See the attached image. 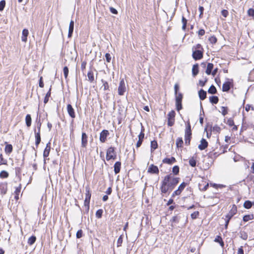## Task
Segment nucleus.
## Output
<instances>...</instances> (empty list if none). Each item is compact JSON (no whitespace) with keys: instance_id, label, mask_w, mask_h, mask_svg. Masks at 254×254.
Returning a JSON list of instances; mask_svg holds the SVG:
<instances>
[{"instance_id":"1","label":"nucleus","mask_w":254,"mask_h":254,"mask_svg":"<svg viewBox=\"0 0 254 254\" xmlns=\"http://www.w3.org/2000/svg\"><path fill=\"white\" fill-rule=\"evenodd\" d=\"M165 182V184H167L170 188V190H172L174 187L179 183V178L175 177L174 175L170 174L166 176L163 180Z\"/></svg>"},{"instance_id":"2","label":"nucleus","mask_w":254,"mask_h":254,"mask_svg":"<svg viewBox=\"0 0 254 254\" xmlns=\"http://www.w3.org/2000/svg\"><path fill=\"white\" fill-rule=\"evenodd\" d=\"M237 212V207L234 205L231 210L229 212V213L226 215L225 218V228H227L229 222L232 217Z\"/></svg>"},{"instance_id":"3","label":"nucleus","mask_w":254,"mask_h":254,"mask_svg":"<svg viewBox=\"0 0 254 254\" xmlns=\"http://www.w3.org/2000/svg\"><path fill=\"white\" fill-rule=\"evenodd\" d=\"M191 135V127L190 122L188 123L187 126L185 130V143L189 145L190 143Z\"/></svg>"},{"instance_id":"4","label":"nucleus","mask_w":254,"mask_h":254,"mask_svg":"<svg viewBox=\"0 0 254 254\" xmlns=\"http://www.w3.org/2000/svg\"><path fill=\"white\" fill-rule=\"evenodd\" d=\"M183 99V94L181 93H177L176 95V109L179 111L182 109V101Z\"/></svg>"},{"instance_id":"5","label":"nucleus","mask_w":254,"mask_h":254,"mask_svg":"<svg viewBox=\"0 0 254 254\" xmlns=\"http://www.w3.org/2000/svg\"><path fill=\"white\" fill-rule=\"evenodd\" d=\"M116 155L114 147H110L107 151L106 159L110 160L111 159H115Z\"/></svg>"},{"instance_id":"6","label":"nucleus","mask_w":254,"mask_h":254,"mask_svg":"<svg viewBox=\"0 0 254 254\" xmlns=\"http://www.w3.org/2000/svg\"><path fill=\"white\" fill-rule=\"evenodd\" d=\"M176 113L172 110L168 114V125L170 127L173 126L175 122V117Z\"/></svg>"},{"instance_id":"7","label":"nucleus","mask_w":254,"mask_h":254,"mask_svg":"<svg viewBox=\"0 0 254 254\" xmlns=\"http://www.w3.org/2000/svg\"><path fill=\"white\" fill-rule=\"evenodd\" d=\"M126 90L125 83L124 79H122L120 82V85L118 87V93L120 95H124Z\"/></svg>"},{"instance_id":"8","label":"nucleus","mask_w":254,"mask_h":254,"mask_svg":"<svg viewBox=\"0 0 254 254\" xmlns=\"http://www.w3.org/2000/svg\"><path fill=\"white\" fill-rule=\"evenodd\" d=\"M192 56L195 60H200L203 57V52L200 50H195L193 52Z\"/></svg>"},{"instance_id":"9","label":"nucleus","mask_w":254,"mask_h":254,"mask_svg":"<svg viewBox=\"0 0 254 254\" xmlns=\"http://www.w3.org/2000/svg\"><path fill=\"white\" fill-rule=\"evenodd\" d=\"M147 172L150 174H158L159 171L157 166L151 164L149 166Z\"/></svg>"},{"instance_id":"10","label":"nucleus","mask_w":254,"mask_h":254,"mask_svg":"<svg viewBox=\"0 0 254 254\" xmlns=\"http://www.w3.org/2000/svg\"><path fill=\"white\" fill-rule=\"evenodd\" d=\"M144 130V128L142 127V130L141 132L138 135V140L136 143V146L137 147H139L141 146L142 142L143 141V139L144 137V133H143V131Z\"/></svg>"},{"instance_id":"11","label":"nucleus","mask_w":254,"mask_h":254,"mask_svg":"<svg viewBox=\"0 0 254 254\" xmlns=\"http://www.w3.org/2000/svg\"><path fill=\"white\" fill-rule=\"evenodd\" d=\"M109 134V132L107 130H103L100 135V140L102 142H105L107 135Z\"/></svg>"},{"instance_id":"12","label":"nucleus","mask_w":254,"mask_h":254,"mask_svg":"<svg viewBox=\"0 0 254 254\" xmlns=\"http://www.w3.org/2000/svg\"><path fill=\"white\" fill-rule=\"evenodd\" d=\"M67 111L70 117L72 118H74L75 117L74 110L70 104L67 105Z\"/></svg>"},{"instance_id":"13","label":"nucleus","mask_w":254,"mask_h":254,"mask_svg":"<svg viewBox=\"0 0 254 254\" xmlns=\"http://www.w3.org/2000/svg\"><path fill=\"white\" fill-rule=\"evenodd\" d=\"M161 191L162 193H165L169 190H170V188L167 184H165V182L163 181L162 182V185L161 187Z\"/></svg>"},{"instance_id":"14","label":"nucleus","mask_w":254,"mask_h":254,"mask_svg":"<svg viewBox=\"0 0 254 254\" xmlns=\"http://www.w3.org/2000/svg\"><path fill=\"white\" fill-rule=\"evenodd\" d=\"M7 190V183H1L0 184V191L2 195H4L6 193Z\"/></svg>"},{"instance_id":"15","label":"nucleus","mask_w":254,"mask_h":254,"mask_svg":"<svg viewBox=\"0 0 254 254\" xmlns=\"http://www.w3.org/2000/svg\"><path fill=\"white\" fill-rule=\"evenodd\" d=\"M207 146H208L207 142L206 141V140L205 139L202 138L201 140L200 144L198 145V148L200 150H202L203 149H205L207 147Z\"/></svg>"},{"instance_id":"16","label":"nucleus","mask_w":254,"mask_h":254,"mask_svg":"<svg viewBox=\"0 0 254 254\" xmlns=\"http://www.w3.org/2000/svg\"><path fill=\"white\" fill-rule=\"evenodd\" d=\"M87 144V135L85 132L82 133L81 145L83 147H85Z\"/></svg>"},{"instance_id":"17","label":"nucleus","mask_w":254,"mask_h":254,"mask_svg":"<svg viewBox=\"0 0 254 254\" xmlns=\"http://www.w3.org/2000/svg\"><path fill=\"white\" fill-rule=\"evenodd\" d=\"M50 142H49L47 144L46 147L44 150V153H43V156L44 157H47L49 156L51 147H50Z\"/></svg>"},{"instance_id":"18","label":"nucleus","mask_w":254,"mask_h":254,"mask_svg":"<svg viewBox=\"0 0 254 254\" xmlns=\"http://www.w3.org/2000/svg\"><path fill=\"white\" fill-rule=\"evenodd\" d=\"M29 34L28 30L26 29H24L22 31V36L21 39L23 42H26L27 41V37Z\"/></svg>"},{"instance_id":"19","label":"nucleus","mask_w":254,"mask_h":254,"mask_svg":"<svg viewBox=\"0 0 254 254\" xmlns=\"http://www.w3.org/2000/svg\"><path fill=\"white\" fill-rule=\"evenodd\" d=\"M231 82L227 81L225 82L222 86V91L224 92H227L230 89Z\"/></svg>"},{"instance_id":"20","label":"nucleus","mask_w":254,"mask_h":254,"mask_svg":"<svg viewBox=\"0 0 254 254\" xmlns=\"http://www.w3.org/2000/svg\"><path fill=\"white\" fill-rule=\"evenodd\" d=\"M74 28V21L73 20H71L69 23V29H68V37H70L73 33Z\"/></svg>"},{"instance_id":"21","label":"nucleus","mask_w":254,"mask_h":254,"mask_svg":"<svg viewBox=\"0 0 254 254\" xmlns=\"http://www.w3.org/2000/svg\"><path fill=\"white\" fill-rule=\"evenodd\" d=\"M121 166V163L120 162L118 161V162H117L115 163V164H114V172H115V174H117L120 172Z\"/></svg>"},{"instance_id":"22","label":"nucleus","mask_w":254,"mask_h":254,"mask_svg":"<svg viewBox=\"0 0 254 254\" xmlns=\"http://www.w3.org/2000/svg\"><path fill=\"white\" fill-rule=\"evenodd\" d=\"M176 162V159L174 157H172L171 158H166L163 160L164 163H167L168 164H172Z\"/></svg>"},{"instance_id":"23","label":"nucleus","mask_w":254,"mask_h":254,"mask_svg":"<svg viewBox=\"0 0 254 254\" xmlns=\"http://www.w3.org/2000/svg\"><path fill=\"white\" fill-rule=\"evenodd\" d=\"M13 147L11 144H7L4 148V151L6 154H9L12 151Z\"/></svg>"},{"instance_id":"24","label":"nucleus","mask_w":254,"mask_h":254,"mask_svg":"<svg viewBox=\"0 0 254 254\" xmlns=\"http://www.w3.org/2000/svg\"><path fill=\"white\" fill-rule=\"evenodd\" d=\"M213 68V64L211 63H208L207 66L206 73L208 75H210L212 72V70Z\"/></svg>"},{"instance_id":"25","label":"nucleus","mask_w":254,"mask_h":254,"mask_svg":"<svg viewBox=\"0 0 254 254\" xmlns=\"http://www.w3.org/2000/svg\"><path fill=\"white\" fill-rule=\"evenodd\" d=\"M198 95L200 99L203 100L205 99L206 97V92L204 91L203 89H201L198 92Z\"/></svg>"},{"instance_id":"26","label":"nucleus","mask_w":254,"mask_h":254,"mask_svg":"<svg viewBox=\"0 0 254 254\" xmlns=\"http://www.w3.org/2000/svg\"><path fill=\"white\" fill-rule=\"evenodd\" d=\"M192 75L195 76L198 73V64H194L192 68Z\"/></svg>"},{"instance_id":"27","label":"nucleus","mask_w":254,"mask_h":254,"mask_svg":"<svg viewBox=\"0 0 254 254\" xmlns=\"http://www.w3.org/2000/svg\"><path fill=\"white\" fill-rule=\"evenodd\" d=\"M36 142L35 144L37 146H38L41 141L40 133L39 132H36V130H35Z\"/></svg>"},{"instance_id":"28","label":"nucleus","mask_w":254,"mask_h":254,"mask_svg":"<svg viewBox=\"0 0 254 254\" xmlns=\"http://www.w3.org/2000/svg\"><path fill=\"white\" fill-rule=\"evenodd\" d=\"M87 76L88 80L90 81L91 82H92L94 81V76L92 71L90 70L88 72Z\"/></svg>"},{"instance_id":"29","label":"nucleus","mask_w":254,"mask_h":254,"mask_svg":"<svg viewBox=\"0 0 254 254\" xmlns=\"http://www.w3.org/2000/svg\"><path fill=\"white\" fill-rule=\"evenodd\" d=\"M254 218L253 214L246 215L243 217V221L247 222L250 220L253 219Z\"/></svg>"},{"instance_id":"30","label":"nucleus","mask_w":254,"mask_h":254,"mask_svg":"<svg viewBox=\"0 0 254 254\" xmlns=\"http://www.w3.org/2000/svg\"><path fill=\"white\" fill-rule=\"evenodd\" d=\"M26 124L27 127H30L31 125V117L29 114L27 115L25 118Z\"/></svg>"},{"instance_id":"31","label":"nucleus","mask_w":254,"mask_h":254,"mask_svg":"<svg viewBox=\"0 0 254 254\" xmlns=\"http://www.w3.org/2000/svg\"><path fill=\"white\" fill-rule=\"evenodd\" d=\"M21 185H19V187H17L16 190H15V198L16 199V200H18L19 199V194L20 192V190H21Z\"/></svg>"},{"instance_id":"32","label":"nucleus","mask_w":254,"mask_h":254,"mask_svg":"<svg viewBox=\"0 0 254 254\" xmlns=\"http://www.w3.org/2000/svg\"><path fill=\"white\" fill-rule=\"evenodd\" d=\"M210 102L212 104H217L218 102V98L217 96H211L209 98Z\"/></svg>"},{"instance_id":"33","label":"nucleus","mask_w":254,"mask_h":254,"mask_svg":"<svg viewBox=\"0 0 254 254\" xmlns=\"http://www.w3.org/2000/svg\"><path fill=\"white\" fill-rule=\"evenodd\" d=\"M36 238L34 236L30 237L28 240V243L29 245H33L36 241Z\"/></svg>"},{"instance_id":"34","label":"nucleus","mask_w":254,"mask_h":254,"mask_svg":"<svg viewBox=\"0 0 254 254\" xmlns=\"http://www.w3.org/2000/svg\"><path fill=\"white\" fill-rule=\"evenodd\" d=\"M252 206V202L251 201L247 200L244 203V207L247 209H250Z\"/></svg>"},{"instance_id":"35","label":"nucleus","mask_w":254,"mask_h":254,"mask_svg":"<svg viewBox=\"0 0 254 254\" xmlns=\"http://www.w3.org/2000/svg\"><path fill=\"white\" fill-rule=\"evenodd\" d=\"M217 92V90L214 85H211L208 90V92L210 94H215Z\"/></svg>"},{"instance_id":"36","label":"nucleus","mask_w":254,"mask_h":254,"mask_svg":"<svg viewBox=\"0 0 254 254\" xmlns=\"http://www.w3.org/2000/svg\"><path fill=\"white\" fill-rule=\"evenodd\" d=\"M183 144V140L182 138H178L176 140V145L178 148L181 147Z\"/></svg>"},{"instance_id":"37","label":"nucleus","mask_w":254,"mask_h":254,"mask_svg":"<svg viewBox=\"0 0 254 254\" xmlns=\"http://www.w3.org/2000/svg\"><path fill=\"white\" fill-rule=\"evenodd\" d=\"M91 194L90 193V190L89 188H86V194H85V199L87 200H90Z\"/></svg>"},{"instance_id":"38","label":"nucleus","mask_w":254,"mask_h":254,"mask_svg":"<svg viewBox=\"0 0 254 254\" xmlns=\"http://www.w3.org/2000/svg\"><path fill=\"white\" fill-rule=\"evenodd\" d=\"M9 176L8 172L5 171H2L0 173V177L1 178H7Z\"/></svg>"},{"instance_id":"39","label":"nucleus","mask_w":254,"mask_h":254,"mask_svg":"<svg viewBox=\"0 0 254 254\" xmlns=\"http://www.w3.org/2000/svg\"><path fill=\"white\" fill-rule=\"evenodd\" d=\"M7 165V160L3 158L2 154H0V165Z\"/></svg>"},{"instance_id":"40","label":"nucleus","mask_w":254,"mask_h":254,"mask_svg":"<svg viewBox=\"0 0 254 254\" xmlns=\"http://www.w3.org/2000/svg\"><path fill=\"white\" fill-rule=\"evenodd\" d=\"M182 22L183 23L182 29L183 30H185L186 29L187 20L184 16L182 17Z\"/></svg>"},{"instance_id":"41","label":"nucleus","mask_w":254,"mask_h":254,"mask_svg":"<svg viewBox=\"0 0 254 254\" xmlns=\"http://www.w3.org/2000/svg\"><path fill=\"white\" fill-rule=\"evenodd\" d=\"M50 96H51V88H50L49 91L46 94V96L44 98V102L45 104L47 103L48 102L49 98Z\"/></svg>"},{"instance_id":"42","label":"nucleus","mask_w":254,"mask_h":254,"mask_svg":"<svg viewBox=\"0 0 254 254\" xmlns=\"http://www.w3.org/2000/svg\"><path fill=\"white\" fill-rule=\"evenodd\" d=\"M189 164L192 167L196 166V161L194 157H191L189 160Z\"/></svg>"},{"instance_id":"43","label":"nucleus","mask_w":254,"mask_h":254,"mask_svg":"<svg viewBox=\"0 0 254 254\" xmlns=\"http://www.w3.org/2000/svg\"><path fill=\"white\" fill-rule=\"evenodd\" d=\"M158 144L157 141L155 140L152 141L151 142V147L152 149H156L157 148Z\"/></svg>"},{"instance_id":"44","label":"nucleus","mask_w":254,"mask_h":254,"mask_svg":"<svg viewBox=\"0 0 254 254\" xmlns=\"http://www.w3.org/2000/svg\"><path fill=\"white\" fill-rule=\"evenodd\" d=\"M64 76L65 79L67 78L68 73V68L67 66H64L63 69Z\"/></svg>"},{"instance_id":"45","label":"nucleus","mask_w":254,"mask_h":254,"mask_svg":"<svg viewBox=\"0 0 254 254\" xmlns=\"http://www.w3.org/2000/svg\"><path fill=\"white\" fill-rule=\"evenodd\" d=\"M172 172L175 175H177L179 172V167L178 166H175L173 168Z\"/></svg>"},{"instance_id":"46","label":"nucleus","mask_w":254,"mask_h":254,"mask_svg":"<svg viewBox=\"0 0 254 254\" xmlns=\"http://www.w3.org/2000/svg\"><path fill=\"white\" fill-rule=\"evenodd\" d=\"M240 237L242 239L246 240L248 239V235L246 232H243L240 233Z\"/></svg>"},{"instance_id":"47","label":"nucleus","mask_w":254,"mask_h":254,"mask_svg":"<svg viewBox=\"0 0 254 254\" xmlns=\"http://www.w3.org/2000/svg\"><path fill=\"white\" fill-rule=\"evenodd\" d=\"M103 210L102 209L98 210L96 212V216L97 218H100L102 217Z\"/></svg>"},{"instance_id":"48","label":"nucleus","mask_w":254,"mask_h":254,"mask_svg":"<svg viewBox=\"0 0 254 254\" xmlns=\"http://www.w3.org/2000/svg\"><path fill=\"white\" fill-rule=\"evenodd\" d=\"M5 5V0H2L0 1V11H2L3 10Z\"/></svg>"},{"instance_id":"49","label":"nucleus","mask_w":254,"mask_h":254,"mask_svg":"<svg viewBox=\"0 0 254 254\" xmlns=\"http://www.w3.org/2000/svg\"><path fill=\"white\" fill-rule=\"evenodd\" d=\"M199 215L198 211H195L191 214V217L192 219H196Z\"/></svg>"},{"instance_id":"50","label":"nucleus","mask_w":254,"mask_h":254,"mask_svg":"<svg viewBox=\"0 0 254 254\" xmlns=\"http://www.w3.org/2000/svg\"><path fill=\"white\" fill-rule=\"evenodd\" d=\"M248 14L250 16H254V9L253 8H250L248 10Z\"/></svg>"},{"instance_id":"51","label":"nucleus","mask_w":254,"mask_h":254,"mask_svg":"<svg viewBox=\"0 0 254 254\" xmlns=\"http://www.w3.org/2000/svg\"><path fill=\"white\" fill-rule=\"evenodd\" d=\"M186 186V184L184 182L182 183L179 187L178 190H179L181 192L184 189Z\"/></svg>"},{"instance_id":"52","label":"nucleus","mask_w":254,"mask_h":254,"mask_svg":"<svg viewBox=\"0 0 254 254\" xmlns=\"http://www.w3.org/2000/svg\"><path fill=\"white\" fill-rule=\"evenodd\" d=\"M209 41L212 44H215L217 42V39L214 36H211L209 38Z\"/></svg>"},{"instance_id":"53","label":"nucleus","mask_w":254,"mask_h":254,"mask_svg":"<svg viewBox=\"0 0 254 254\" xmlns=\"http://www.w3.org/2000/svg\"><path fill=\"white\" fill-rule=\"evenodd\" d=\"M123 243V237L121 236L118 239L117 241V247H120Z\"/></svg>"},{"instance_id":"54","label":"nucleus","mask_w":254,"mask_h":254,"mask_svg":"<svg viewBox=\"0 0 254 254\" xmlns=\"http://www.w3.org/2000/svg\"><path fill=\"white\" fill-rule=\"evenodd\" d=\"M82 230H79L76 233V238L78 239L81 238L82 236Z\"/></svg>"},{"instance_id":"55","label":"nucleus","mask_w":254,"mask_h":254,"mask_svg":"<svg viewBox=\"0 0 254 254\" xmlns=\"http://www.w3.org/2000/svg\"><path fill=\"white\" fill-rule=\"evenodd\" d=\"M102 81L103 82V84L102 87H103L104 90H106L108 89L109 85H108V84L107 82L103 81Z\"/></svg>"},{"instance_id":"56","label":"nucleus","mask_w":254,"mask_h":254,"mask_svg":"<svg viewBox=\"0 0 254 254\" xmlns=\"http://www.w3.org/2000/svg\"><path fill=\"white\" fill-rule=\"evenodd\" d=\"M105 58H106V60L107 62H108V63L110 62L111 60V56L110 54L106 53L105 55Z\"/></svg>"},{"instance_id":"57","label":"nucleus","mask_w":254,"mask_h":254,"mask_svg":"<svg viewBox=\"0 0 254 254\" xmlns=\"http://www.w3.org/2000/svg\"><path fill=\"white\" fill-rule=\"evenodd\" d=\"M221 109H222V113L224 116H225V115H226L227 114V109L226 107H222Z\"/></svg>"},{"instance_id":"58","label":"nucleus","mask_w":254,"mask_h":254,"mask_svg":"<svg viewBox=\"0 0 254 254\" xmlns=\"http://www.w3.org/2000/svg\"><path fill=\"white\" fill-rule=\"evenodd\" d=\"M221 14L225 17H226L228 14V12L227 10L223 9L221 11Z\"/></svg>"},{"instance_id":"59","label":"nucleus","mask_w":254,"mask_h":254,"mask_svg":"<svg viewBox=\"0 0 254 254\" xmlns=\"http://www.w3.org/2000/svg\"><path fill=\"white\" fill-rule=\"evenodd\" d=\"M181 193V192L179 190L177 189L173 193L172 196L174 197L175 195H180Z\"/></svg>"},{"instance_id":"60","label":"nucleus","mask_w":254,"mask_h":254,"mask_svg":"<svg viewBox=\"0 0 254 254\" xmlns=\"http://www.w3.org/2000/svg\"><path fill=\"white\" fill-rule=\"evenodd\" d=\"M89 203H90L89 199H88V200L85 199L84 205H85V206H86L87 208L88 209H89Z\"/></svg>"},{"instance_id":"61","label":"nucleus","mask_w":254,"mask_h":254,"mask_svg":"<svg viewBox=\"0 0 254 254\" xmlns=\"http://www.w3.org/2000/svg\"><path fill=\"white\" fill-rule=\"evenodd\" d=\"M215 242H219L222 246L224 245L223 242L221 240V238L219 237L218 238H216L215 240Z\"/></svg>"},{"instance_id":"62","label":"nucleus","mask_w":254,"mask_h":254,"mask_svg":"<svg viewBox=\"0 0 254 254\" xmlns=\"http://www.w3.org/2000/svg\"><path fill=\"white\" fill-rule=\"evenodd\" d=\"M179 89V86L178 83L175 84L174 86V89H175V95H177V93L178 92V91Z\"/></svg>"},{"instance_id":"63","label":"nucleus","mask_w":254,"mask_h":254,"mask_svg":"<svg viewBox=\"0 0 254 254\" xmlns=\"http://www.w3.org/2000/svg\"><path fill=\"white\" fill-rule=\"evenodd\" d=\"M110 11L113 14H116L118 13L117 10L115 8H114L112 7H110Z\"/></svg>"},{"instance_id":"64","label":"nucleus","mask_w":254,"mask_h":254,"mask_svg":"<svg viewBox=\"0 0 254 254\" xmlns=\"http://www.w3.org/2000/svg\"><path fill=\"white\" fill-rule=\"evenodd\" d=\"M238 254H244L243 247H241L238 249Z\"/></svg>"}]
</instances>
